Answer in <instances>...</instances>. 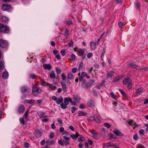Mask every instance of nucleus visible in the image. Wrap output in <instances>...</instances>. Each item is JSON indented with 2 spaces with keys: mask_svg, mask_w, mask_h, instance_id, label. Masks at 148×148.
I'll list each match as a JSON object with an SVG mask.
<instances>
[{
  "mask_svg": "<svg viewBox=\"0 0 148 148\" xmlns=\"http://www.w3.org/2000/svg\"><path fill=\"white\" fill-rule=\"evenodd\" d=\"M73 49L75 51L77 52L78 55L81 56L82 59H84L85 58L86 54L85 53V51L86 49H81L75 47Z\"/></svg>",
  "mask_w": 148,
  "mask_h": 148,
  "instance_id": "f257e3e1",
  "label": "nucleus"
},
{
  "mask_svg": "<svg viewBox=\"0 0 148 148\" xmlns=\"http://www.w3.org/2000/svg\"><path fill=\"white\" fill-rule=\"evenodd\" d=\"M42 91L41 89L39 88L38 86L35 84L32 87V94L34 95H38Z\"/></svg>",
  "mask_w": 148,
  "mask_h": 148,
  "instance_id": "f03ea898",
  "label": "nucleus"
},
{
  "mask_svg": "<svg viewBox=\"0 0 148 148\" xmlns=\"http://www.w3.org/2000/svg\"><path fill=\"white\" fill-rule=\"evenodd\" d=\"M127 84V87L130 88L132 85V82L129 78H126L124 79L123 82V84L124 85Z\"/></svg>",
  "mask_w": 148,
  "mask_h": 148,
  "instance_id": "7ed1b4c3",
  "label": "nucleus"
},
{
  "mask_svg": "<svg viewBox=\"0 0 148 148\" xmlns=\"http://www.w3.org/2000/svg\"><path fill=\"white\" fill-rule=\"evenodd\" d=\"M52 99L56 101V103L59 104L63 102V97L61 96H60L58 98L55 96H53L52 97Z\"/></svg>",
  "mask_w": 148,
  "mask_h": 148,
  "instance_id": "20e7f679",
  "label": "nucleus"
},
{
  "mask_svg": "<svg viewBox=\"0 0 148 148\" xmlns=\"http://www.w3.org/2000/svg\"><path fill=\"white\" fill-rule=\"evenodd\" d=\"M8 43L6 40L0 39V46L3 48H6L8 47Z\"/></svg>",
  "mask_w": 148,
  "mask_h": 148,
  "instance_id": "39448f33",
  "label": "nucleus"
},
{
  "mask_svg": "<svg viewBox=\"0 0 148 148\" xmlns=\"http://www.w3.org/2000/svg\"><path fill=\"white\" fill-rule=\"evenodd\" d=\"M86 77L88 79H89L90 77L86 73L84 72H83L81 73V75L79 77V79L80 81H82L84 77Z\"/></svg>",
  "mask_w": 148,
  "mask_h": 148,
  "instance_id": "423d86ee",
  "label": "nucleus"
},
{
  "mask_svg": "<svg viewBox=\"0 0 148 148\" xmlns=\"http://www.w3.org/2000/svg\"><path fill=\"white\" fill-rule=\"evenodd\" d=\"M91 118H92V121L93 122L99 123L100 122V119H99L98 116L95 114H94L91 117Z\"/></svg>",
  "mask_w": 148,
  "mask_h": 148,
  "instance_id": "0eeeda50",
  "label": "nucleus"
},
{
  "mask_svg": "<svg viewBox=\"0 0 148 148\" xmlns=\"http://www.w3.org/2000/svg\"><path fill=\"white\" fill-rule=\"evenodd\" d=\"M2 31H1L0 32L4 33H8L10 31L9 27L8 26H4L3 25V27H2Z\"/></svg>",
  "mask_w": 148,
  "mask_h": 148,
  "instance_id": "6e6552de",
  "label": "nucleus"
},
{
  "mask_svg": "<svg viewBox=\"0 0 148 148\" xmlns=\"http://www.w3.org/2000/svg\"><path fill=\"white\" fill-rule=\"evenodd\" d=\"M11 7L10 5H9L4 4L2 6V9L3 11H6L10 10Z\"/></svg>",
  "mask_w": 148,
  "mask_h": 148,
  "instance_id": "1a4fd4ad",
  "label": "nucleus"
},
{
  "mask_svg": "<svg viewBox=\"0 0 148 148\" xmlns=\"http://www.w3.org/2000/svg\"><path fill=\"white\" fill-rule=\"evenodd\" d=\"M87 105L88 107L91 108L94 107L95 106L94 103L92 100H89L87 103Z\"/></svg>",
  "mask_w": 148,
  "mask_h": 148,
  "instance_id": "9d476101",
  "label": "nucleus"
},
{
  "mask_svg": "<svg viewBox=\"0 0 148 148\" xmlns=\"http://www.w3.org/2000/svg\"><path fill=\"white\" fill-rule=\"evenodd\" d=\"M95 84V81L93 80H90L87 83V88H90L91 86L94 85Z\"/></svg>",
  "mask_w": 148,
  "mask_h": 148,
  "instance_id": "9b49d317",
  "label": "nucleus"
},
{
  "mask_svg": "<svg viewBox=\"0 0 148 148\" xmlns=\"http://www.w3.org/2000/svg\"><path fill=\"white\" fill-rule=\"evenodd\" d=\"M90 132L92 134V137L93 138L95 139L97 138V136H98V134L96 132L93 130H91L90 131Z\"/></svg>",
  "mask_w": 148,
  "mask_h": 148,
  "instance_id": "f8f14e48",
  "label": "nucleus"
},
{
  "mask_svg": "<svg viewBox=\"0 0 148 148\" xmlns=\"http://www.w3.org/2000/svg\"><path fill=\"white\" fill-rule=\"evenodd\" d=\"M4 61L1 60L0 61V73L2 72L3 69L4 68Z\"/></svg>",
  "mask_w": 148,
  "mask_h": 148,
  "instance_id": "ddd939ff",
  "label": "nucleus"
},
{
  "mask_svg": "<svg viewBox=\"0 0 148 148\" xmlns=\"http://www.w3.org/2000/svg\"><path fill=\"white\" fill-rule=\"evenodd\" d=\"M43 67L45 70H50L51 68V65L47 64H44L43 65Z\"/></svg>",
  "mask_w": 148,
  "mask_h": 148,
  "instance_id": "4468645a",
  "label": "nucleus"
},
{
  "mask_svg": "<svg viewBox=\"0 0 148 148\" xmlns=\"http://www.w3.org/2000/svg\"><path fill=\"white\" fill-rule=\"evenodd\" d=\"M49 77L51 79L56 78V74L53 71H52L49 74Z\"/></svg>",
  "mask_w": 148,
  "mask_h": 148,
  "instance_id": "2eb2a0df",
  "label": "nucleus"
},
{
  "mask_svg": "<svg viewBox=\"0 0 148 148\" xmlns=\"http://www.w3.org/2000/svg\"><path fill=\"white\" fill-rule=\"evenodd\" d=\"M105 147H110L112 146H114L115 145L114 143H107L105 145Z\"/></svg>",
  "mask_w": 148,
  "mask_h": 148,
  "instance_id": "dca6fc26",
  "label": "nucleus"
},
{
  "mask_svg": "<svg viewBox=\"0 0 148 148\" xmlns=\"http://www.w3.org/2000/svg\"><path fill=\"white\" fill-rule=\"evenodd\" d=\"M96 44L93 42H91L90 43V47L92 50H94L96 48Z\"/></svg>",
  "mask_w": 148,
  "mask_h": 148,
  "instance_id": "f3484780",
  "label": "nucleus"
},
{
  "mask_svg": "<svg viewBox=\"0 0 148 148\" xmlns=\"http://www.w3.org/2000/svg\"><path fill=\"white\" fill-rule=\"evenodd\" d=\"M25 109L23 106H20L18 108V112L19 113H23Z\"/></svg>",
  "mask_w": 148,
  "mask_h": 148,
  "instance_id": "a211bd4d",
  "label": "nucleus"
},
{
  "mask_svg": "<svg viewBox=\"0 0 148 148\" xmlns=\"http://www.w3.org/2000/svg\"><path fill=\"white\" fill-rule=\"evenodd\" d=\"M105 82V80H102L100 84H98L96 86V87L98 89H100L101 87L104 84Z\"/></svg>",
  "mask_w": 148,
  "mask_h": 148,
  "instance_id": "6ab92c4d",
  "label": "nucleus"
},
{
  "mask_svg": "<svg viewBox=\"0 0 148 148\" xmlns=\"http://www.w3.org/2000/svg\"><path fill=\"white\" fill-rule=\"evenodd\" d=\"M81 81L82 82L81 87L83 88H87V83H86L85 80H83L82 81Z\"/></svg>",
  "mask_w": 148,
  "mask_h": 148,
  "instance_id": "aec40b11",
  "label": "nucleus"
},
{
  "mask_svg": "<svg viewBox=\"0 0 148 148\" xmlns=\"http://www.w3.org/2000/svg\"><path fill=\"white\" fill-rule=\"evenodd\" d=\"M42 134V133L40 131L38 130L36 131V133L35 134L36 137L38 138L40 137Z\"/></svg>",
  "mask_w": 148,
  "mask_h": 148,
  "instance_id": "412c9836",
  "label": "nucleus"
},
{
  "mask_svg": "<svg viewBox=\"0 0 148 148\" xmlns=\"http://www.w3.org/2000/svg\"><path fill=\"white\" fill-rule=\"evenodd\" d=\"M113 132L114 134L117 136H122V134L121 132L116 129H114Z\"/></svg>",
  "mask_w": 148,
  "mask_h": 148,
  "instance_id": "4be33fe9",
  "label": "nucleus"
},
{
  "mask_svg": "<svg viewBox=\"0 0 148 148\" xmlns=\"http://www.w3.org/2000/svg\"><path fill=\"white\" fill-rule=\"evenodd\" d=\"M130 66H131L132 68H135L138 69H139V67L136 64H134L133 63H130L129 64Z\"/></svg>",
  "mask_w": 148,
  "mask_h": 148,
  "instance_id": "5701e85b",
  "label": "nucleus"
},
{
  "mask_svg": "<svg viewBox=\"0 0 148 148\" xmlns=\"http://www.w3.org/2000/svg\"><path fill=\"white\" fill-rule=\"evenodd\" d=\"M8 73L6 71H5L3 73L2 77L4 79L7 78L8 77Z\"/></svg>",
  "mask_w": 148,
  "mask_h": 148,
  "instance_id": "b1692460",
  "label": "nucleus"
},
{
  "mask_svg": "<svg viewBox=\"0 0 148 148\" xmlns=\"http://www.w3.org/2000/svg\"><path fill=\"white\" fill-rule=\"evenodd\" d=\"M114 73L112 71H110L108 72L107 73V77H110L114 75Z\"/></svg>",
  "mask_w": 148,
  "mask_h": 148,
  "instance_id": "393cba45",
  "label": "nucleus"
},
{
  "mask_svg": "<svg viewBox=\"0 0 148 148\" xmlns=\"http://www.w3.org/2000/svg\"><path fill=\"white\" fill-rule=\"evenodd\" d=\"M9 21L8 18L6 16H2V21L3 22L7 23Z\"/></svg>",
  "mask_w": 148,
  "mask_h": 148,
  "instance_id": "a878e982",
  "label": "nucleus"
},
{
  "mask_svg": "<svg viewBox=\"0 0 148 148\" xmlns=\"http://www.w3.org/2000/svg\"><path fill=\"white\" fill-rule=\"evenodd\" d=\"M73 99L75 100L78 102H80L81 99L79 97L76 95H74Z\"/></svg>",
  "mask_w": 148,
  "mask_h": 148,
  "instance_id": "bb28decb",
  "label": "nucleus"
},
{
  "mask_svg": "<svg viewBox=\"0 0 148 148\" xmlns=\"http://www.w3.org/2000/svg\"><path fill=\"white\" fill-rule=\"evenodd\" d=\"M48 85H49V88L51 89L52 90H54L56 87V86L53 85L52 84H47Z\"/></svg>",
  "mask_w": 148,
  "mask_h": 148,
  "instance_id": "cd10ccee",
  "label": "nucleus"
},
{
  "mask_svg": "<svg viewBox=\"0 0 148 148\" xmlns=\"http://www.w3.org/2000/svg\"><path fill=\"white\" fill-rule=\"evenodd\" d=\"M28 90V89L26 86H23L21 87V91L23 93H25Z\"/></svg>",
  "mask_w": 148,
  "mask_h": 148,
  "instance_id": "c85d7f7f",
  "label": "nucleus"
},
{
  "mask_svg": "<svg viewBox=\"0 0 148 148\" xmlns=\"http://www.w3.org/2000/svg\"><path fill=\"white\" fill-rule=\"evenodd\" d=\"M67 77L70 79H73L74 76L73 74L71 72H69L67 75Z\"/></svg>",
  "mask_w": 148,
  "mask_h": 148,
  "instance_id": "c756f323",
  "label": "nucleus"
},
{
  "mask_svg": "<svg viewBox=\"0 0 148 148\" xmlns=\"http://www.w3.org/2000/svg\"><path fill=\"white\" fill-rule=\"evenodd\" d=\"M35 101V100L34 99L30 100H25L24 101V102L26 103H34Z\"/></svg>",
  "mask_w": 148,
  "mask_h": 148,
  "instance_id": "7c9ffc66",
  "label": "nucleus"
},
{
  "mask_svg": "<svg viewBox=\"0 0 148 148\" xmlns=\"http://www.w3.org/2000/svg\"><path fill=\"white\" fill-rule=\"evenodd\" d=\"M79 136V135L77 132L76 133V134H72L70 136L73 138L75 139H77L78 136Z\"/></svg>",
  "mask_w": 148,
  "mask_h": 148,
  "instance_id": "2f4dec72",
  "label": "nucleus"
},
{
  "mask_svg": "<svg viewBox=\"0 0 148 148\" xmlns=\"http://www.w3.org/2000/svg\"><path fill=\"white\" fill-rule=\"evenodd\" d=\"M69 98H70V97L68 98H65L64 99V102L65 104H66V105H68L69 103Z\"/></svg>",
  "mask_w": 148,
  "mask_h": 148,
  "instance_id": "473e14b6",
  "label": "nucleus"
},
{
  "mask_svg": "<svg viewBox=\"0 0 148 148\" xmlns=\"http://www.w3.org/2000/svg\"><path fill=\"white\" fill-rule=\"evenodd\" d=\"M83 67V62H81L79 63V64H78V70L79 71H80L81 69H82Z\"/></svg>",
  "mask_w": 148,
  "mask_h": 148,
  "instance_id": "72a5a7b5",
  "label": "nucleus"
},
{
  "mask_svg": "<svg viewBox=\"0 0 148 148\" xmlns=\"http://www.w3.org/2000/svg\"><path fill=\"white\" fill-rule=\"evenodd\" d=\"M121 77L119 76H117L113 80V82H118L119 81L121 80Z\"/></svg>",
  "mask_w": 148,
  "mask_h": 148,
  "instance_id": "f704fd0d",
  "label": "nucleus"
},
{
  "mask_svg": "<svg viewBox=\"0 0 148 148\" xmlns=\"http://www.w3.org/2000/svg\"><path fill=\"white\" fill-rule=\"evenodd\" d=\"M85 139V138L82 136H81L78 139V141L80 143H82Z\"/></svg>",
  "mask_w": 148,
  "mask_h": 148,
  "instance_id": "c9c22d12",
  "label": "nucleus"
},
{
  "mask_svg": "<svg viewBox=\"0 0 148 148\" xmlns=\"http://www.w3.org/2000/svg\"><path fill=\"white\" fill-rule=\"evenodd\" d=\"M45 113L43 112H41L40 114V117L41 118H42L44 117H48V116L47 115H45Z\"/></svg>",
  "mask_w": 148,
  "mask_h": 148,
  "instance_id": "e433bc0d",
  "label": "nucleus"
},
{
  "mask_svg": "<svg viewBox=\"0 0 148 148\" xmlns=\"http://www.w3.org/2000/svg\"><path fill=\"white\" fill-rule=\"evenodd\" d=\"M143 90V89L142 88H138L136 90L135 93L136 94H139Z\"/></svg>",
  "mask_w": 148,
  "mask_h": 148,
  "instance_id": "4c0bfd02",
  "label": "nucleus"
},
{
  "mask_svg": "<svg viewBox=\"0 0 148 148\" xmlns=\"http://www.w3.org/2000/svg\"><path fill=\"white\" fill-rule=\"evenodd\" d=\"M87 114V113L85 112H81L78 114V116H86Z\"/></svg>",
  "mask_w": 148,
  "mask_h": 148,
  "instance_id": "58836bf2",
  "label": "nucleus"
},
{
  "mask_svg": "<svg viewBox=\"0 0 148 148\" xmlns=\"http://www.w3.org/2000/svg\"><path fill=\"white\" fill-rule=\"evenodd\" d=\"M56 73L58 74H60L61 72V70L57 67L56 68Z\"/></svg>",
  "mask_w": 148,
  "mask_h": 148,
  "instance_id": "ea45409f",
  "label": "nucleus"
},
{
  "mask_svg": "<svg viewBox=\"0 0 148 148\" xmlns=\"http://www.w3.org/2000/svg\"><path fill=\"white\" fill-rule=\"evenodd\" d=\"M66 106H67V105H66L65 104V103L64 104V103H61L60 105V106L61 108L62 109H65L66 108V107H67Z\"/></svg>",
  "mask_w": 148,
  "mask_h": 148,
  "instance_id": "a19ab883",
  "label": "nucleus"
},
{
  "mask_svg": "<svg viewBox=\"0 0 148 148\" xmlns=\"http://www.w3.org/2000/svg\"><path fill=\"white\" fill-rule=\"evenodd\" d=\"M129 123L130 125L134 124L136 126H137L138 125L135 123L132 120H130L129 122Z\"/></svg>",
  "mask_w": 148,
  "mask_h": 148,
  "instance_id": "79ce46f5",
  "label": "nucleus"
},
{
  "mask_svg": "<svg viewBox=\"0 0 148 148\" xmlns=\"http://www.w3.org/2000/svg\"><path fill=\"white\" fill-rule=\"evenodd\" d=\"M47 117H45V118L42 119H41L42 122H48L49 121V119L47 118Z\"/></svg>",
  "mask_w": 148,
  "mask_h": 148,
  "instance_id": "37998d69",
  "label": "nucleus"
},
{
  "mask_svg": "<svg viewBox=\"0 0 148 148\" xmlns=\"http://www.w3.org/2000/svg\"><path fill=\"white\" fill-rule=\"evenodd\" d=\"M119 91L121 92V94L123 96H124V97H127L126 95L125 94V93L123 91V90H121V89H119Z\"/></svg>",
  "mask_w": 148,
  "mask_h": 148,
  "instance_id": "c03bdc74",
  "label": "nucleus"
},
{
  "mask_svg": "<svg viewBox=\"0 0 148 148\" xmlns=\"http://www.w3.org/2000/svg\"><path fill=\"white\" fill-rule=\"evenodd\" d=\"M69 102H70L72 105H76V103L75 101L72 100L71 99L69 98Z\"/></svg>",
  "mask_w": 148,
  "mask_h": 148,
  "instance_id": "a18cd8bd",
  "label": "nucleus"
},
{
  "mask_svg": "<svg viewBox=\"0 0 148 148\" xmlns=\"http://www.w3.org/2000/svg\"><path fill=\"white\" fill-rule=\"evenodd\" d=\"M61 77L63 80H65L66 79V74L64 73L62 74Z\"/></svg>",
  "mask_w": 148,
  "mask_h": 148,
  "instance_id": "49530a36",
  "label": "nucleus"
},
{
  "mask_svg": "<svg viewBox=\"0 0 148 148\" xmlns=\"http://www.w3.org/2000/svg\"><path fill=\"white\" fill-rule=\"evenodd\" d=\"M92 54L91 53H88L87 55V58L88 59H90L91 57L92 56Z\"/></svg>",
  "mask_w": 148,
  "mask_h": 148,
  "instance_id": "de8ad7c7",
  "label": "nucleus"
},
{
  "mask_svg": "<svg viewBox=\"0 0 148 148\" xmlns=\"http://www.w3.org/2000/svg\"><path fill=\"white\" fill-rule=\"evenodd\" d=\"M54 136V134L52 132H50L49 137L50 138L52 139L53 138Z\"/></svg>",
  "mask_w": 148,
  "mask_h": 148,
  "instance_id": "09e8293b",
  "label": "nucleus"
},
{
  "mask_svg": "<svg viewBox=\"0 0 148 148\" xmlns=\"http://www.w3.org/2000/svg\"><path fill=\"white\" fill-rule=\"evenodd\" d=\"M139 134L141 135H143L144 134V131L143 129H141L138 131Z\"/></svg>",
  "mask_w": 148,
  "mask_h": 148,
  "instance_id": "8fccbe9b",
  "label": "nucleus"
},
{
  "mask_svg": "<svg viewBox=\"0 0 148 148\" xmlns=\"http://www.w3.org/2000/svg\"><path fill=\"white\" fill-rule=\"evenodd\" d=\"M19 120L20 123L23 124H24L25 123V122L24 121V118H21Z\"/></svg>",
  "mask_w": 148,
  "mask_h": 148,
  "instance_id": "3c124183",
  "label": "nucleus"
},
{
  "mask_svg": "<svg viewBox=\"0 0 148 148\" xmlns=\"http://www.w3.org/2000/svg\"><path fill=\"white\" fill-rule=\"evenodd\" d=\"M104 126L107 128H109L110 126V125L108 123H104Z\"/></svg>",
  "mask_w": 148,
  "mask_h": 148,
  "instance_id": "603ef678",
  "label": "nucleus"
},
{
  "mask_svg": "<svg viewBox=\"0 0 148 148\" xmlns=\"http://www.w3.org/2000/svg\"><path fill=\"white\" fill-rule=\"evenodd\" d=\"M77 110V109L75 107H72L71 108V112L72 113H74L75 111Z\"/></svg>",
  "mask_w": 148,
  "mask_h": 148,
  "instance_id": "864d4df0",
  "label": "nucleus"
},
{
  "mask_svg": "<svg viewBox=\"0 0 148 148\" xmlns=\"http://www.w3.org/2000/svg\"><path fill=\"white\" fill-rule=\"evenodd\" d=\"M118 24L119 27L121 28H122L124 26V25H123L122 23L120 21L119 22Z\"/></svg>",
  "mask_w": 148,
  "mask_h": 148,
  "instance_id": "5fc2aeb1",
  "label": "nucleus"
},
{
  "mask_svg": "<svg viewBox=\"0 0 148 148\" xmlns=\"http://www.w3.org/2000/svg\"><path fill=\"white\" fill-rule=\"evenodd\" d=\"M47 84V83L44 80H42L40 82V84L42 86H45Z\"/></svg>",
  "mask_w": 148,
  "mask_h": 148,
  "instance_id": "6e6d98bb",
  "label": "nucleus"
},
{
  "mask_svg": "<svg viewBox=\"0 0 148 148\" xmlns=\"http://www.w3.org/2000/svg\"><path fill=\"white\" fill-rule=\"evenodd\" d=\"M71 58L72 59V60L73 61H74L75 59V56L73 54H72L71 56Z\"/></svg>",
  "mask_w": 148,
  "mask_h": 148,
  "instance_id": "4d7b16f0",
  "label": "nucleus"
},
{
  "mask_svg": "<svg viewBox=\"0 0 148 148\" xmlns=\"http://www.w3.org/2000/svg\"><path fill=\"white\" fill-rule=\"evenodd\" d=\"M30 77L32 79H34L36 77V76L34 74H32L29 75Z\"/></svg>",
  "mask_w": 148,
  "mask_h": 148,
  "instance_id": "13d9d810",
  "label": "nucleus"
},
{
  "mask_svg": "<svg viewBox=\"0 0 148 148\" xmlns=\"http://www.w3.org/2000/svg\"><path fill=\"white\" fill-rule=\"evenodd\" d=\"M110 95H111V97L112 98H113L114 99H116V98L115 97V95H114V93H113V92H111L110 93Z\"/></svg>",
  "mask_w": 148,
  "mask_h": 148,
  "instance_id": "bf43d9fd",
  "label": "nucleus"
},
{
  "mask_svg": "<svg viewBox=\"0 0 148 148\" xmlns=\"http://www.w3.org/2000/svg\"><path fill=\"white\" fill-rule=\"evenodd\" d=\"M60 52H61L62 55L63 56H64L65 54V51L64 49H63Z\"/></svg>",
  "mask_w": 148,
  "mask_h": 148,
  "instance_id": "052dcab7",
  "label": "nucleus"
},
{
  "mask_svg": "<svg viewBox=\"0 0 148 148\" xmlns=\"http://www.w3.org/2000/svg\"><path fill=\"white\" fill-rule=\"evenodd\" d=\"M77 71V68H74L72 69V72L73 73H76Z\"/></svg>",
  "mask_w": 148,
  "mask_h": 148,
  "instance_id": "680f3d73",
  "label": "nucleus"
},
{
  "mask_svg": "<svg viewBox=\"0 0 148 148\" xmlns=\"http://www.w3.org/2000/svg\"><path fill=\"white\" fill-rule=\"evenodd\" d=\"M62 90L66 92V85L62 86Z\"/></svg>",
  "mask_w": 148,
  "mask_h": 148,
  "instance_id": "e2e57ef3",
  "label": "nucleus"
},
{
  "mask_svg": "<svg viewBox=\"0 0 148 148\" xmlns=\"http://www.w3.org/2000/svg\"><path fill=\"white\" fill-rule=\"evenodd\" d=\"M58 143L61 146H62L64 145V143L61 140H58Z\"/></svg>",
  "mask_w": 148,
  "mask_h": 148,
  "instance_id": "0e129e2a",
  "label": "nucleus"
},
{
  "mask_svg": "<svg viewBox=\"0 0 148 148\" xmlns=\"http://www.w3.org/2000/svg\"><path fill=\"white\" fill-rule=\"evenodd\" d=\"M63 138L65 140H70V138L69 137H67L66 136H63Z\"/></svg>",
  "mask_w": 148,
  "mask_h": 148,
  "instance_id": "69168bd1",
  "label": "nucleus"
},
{
  "mask_svg": "<svg viewBox=\"0 0 148 148\" xmlns=\"http://www.w3.org/2000/svg\"><path fill=\"white\" fill-rule=\"evenodd\" d=\"M57 120L60 124H62V121L61 119H57Z\"/></svg>",
  "mask_w": 148,
  "mask_h": 148,
  "instance_id": "338daca9",
  "label": "nucleus"
},
{
  "mask_svg": "<svg viewBox=\"0 0 148 148\" xmlns=\"http://www.w3.org/2000/svg\"><path fill=\"white\" fill-rule=\"evenodd\" d=\"M24 146L25 148H27L29 147V144L27 143H24Z\"/></svg>",
  "mask_w": 148,
  "mask_h": 148,
  "instance_id": "774afa93",
  "label": "nucleus"
}]
</instances>
